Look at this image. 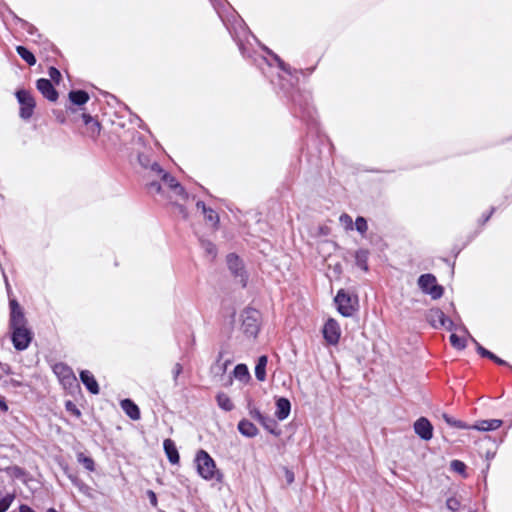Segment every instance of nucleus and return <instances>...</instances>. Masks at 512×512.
<instances>
[{"instance_id":"nucleus-8","label":"nucleus","mask_w":512,"mask_h":512,"mask_svg":"<svg viewBox=\"0 0 512 512\" xmlns=\"http://www.w3.org/2000/svg\"><path fill=\"white\" fill-rule=\"evenodd\" d=\"M152 153L150 151L141 152L138 154V163L143 169L146 170L148 176H156L161 174L163 169L160 165L151 159Z\"/></svg>"},{"instance_id":"nucleus-49","label":"nucleus","mask_w":512,"mask_h":512,"mask_svg":"<svg viewBox=\"0 0 512 512\" xmlns=\"http://www.w3.org/2000/svg\"><path fill=\"white\" fill-rule=\"evenodd\" d=\"M147 496L149 498V501L153 507L157 506V496L152 490L147 491Z\"/></svg>"},{"instance_id":"nucleus-58","label":"nucleus","mask_w":512,"mask_h":512,"mask_svg":"<svg viewBox=\"0 0 512 512\" xmlns=\"http://www.w3.org/2000/svg\"><path fill=\"white\" fill-rule=\"evenodd\" d=\"M286 478H287V482H288V483H292V482H293V480H294V475H293V473H291V472L287 471V472H286Z\"/></svg>"},{"instance_id":"nucleus-25","label":"nucleus","mask_w":512,"mask_h":512,"mask_svg":"<svg viewBox=\"0 0 512 512\" xmlns=\"http://www.w3.org/2000/svg\"><path fill=\"white\" fill-rule=\"evenodd\" d=\"M259 423L270 433L276 436L280 434V431L277 429L278 424L273 418L264 415Z\"/></svg>"},{"instance_id":"nucleus-39","label":"nucleus","mask_w":512,"mask_h":512,"mask_svg":"<svg viewBox=\"0 0 512 512\" xmlns=\"http://www.w3.org/2000/svg\"><path fill=\"white\" fill-rule=\"evenodd\" d=\"M339 221L341 223V225H343V227L345 228V230L349 231V230H353V220H352V217L346 213L342 214L340 217H339Z\"/></svg>"},{"instance_id":"nucleus-52","label":"nucleus","mask_w":512,"mask_h":512,"mask_svg":"<svg viewBox=\"0 0 512 512\" xmlns=\"http://www.w3.org/2000/svg\"><path fill=\"white\" fill-rule=\"evenodd\" d=\"M444 328H446L447 330L451 331L455 328V324L453 323V321L449 318H447V321L444 322Z\"/></svg>"},{"instance_id":"nucleus-54","label":"nucleus","mask_w":512,"mask_h":512,"mask_svg":"<svg viewBox=\"0 0 512 512\" xmlns=\"http://www.w3.org/2000/svg\"><path fill=\"white\" fill-rule=\"evenodd\" d=\"M54 113L56 114V118H57V120L60 123H64L65 122V117H64V115H63V113L61 111L60 112L54 111Z\"/></svg>"},{"instance_id":"nucleus-9","label":"nucleus","mask_w":512,"mask_h":512,"mask_svg":"<svg viewBox=\"0 0 512 512\" xmlns=\"http://www.w3.org/2000/svg\"><path fill=\"white\" fill-rule=\"evenodd\" d=\"M227 264L229 270L234 274V276L239 278V282L242 284V286H245L247 277L243 269V263L239 257L235 254H229L227 256Z\"/></svg>"},{"instance_id":"nucleus-57","label":"nucleus","mask_w":512,"mask_h":512,"mask_svg":"<svg viewBox=\"0 0 512 512\" xmlns=\"http://www.w3.org/2000/svg\"><path fill=\"white\" fill-rule=\"evenodd\" d=\"M494 211H495V208H492L491 211L487 215L483 216L482 222L486 223L490 219V217L494 213Z\"/></svg>"},{"instance_id":"nucleus-2","label":"nucleus","mask_w":512,"mask_h":512,"mask_svg":"<svg viewBox=\"0 0 512 512\" xmlns=\"http://www.w3.org/2000/svg\"><path fill=\"white\" fill-rule=\"evenodd\" d=\"M242 330L248 337H256L259 332L260 313L255 309H245L241 315Z\"/></svg>"},{"instance_id":"nucleus-51","label":"nucleus","mask_w":512,"mask_h":512,"mask_svg":"<svg viewBox=\"0 0 512 512\" xmlns=\"http://www.w3.org/2000/svg\"><path fill=\"white\" fill-rule=\"evenodd\" d=\"M66 408H67V410H70L73 413H75L77 416L80 415V411L75 407V405L72 402H70V401L67 402Z\"/></svg>"},{"instance_id":"nucleus-28","label":"nucleus","mask_w":512,"mask_h":512,"mask_svg":"<svg viewBox=\"0 0 512 512\" xmlns=\"http://www.w3.org/2000/svg\"><path fill=\"white\" fill-rule=\"evenodd\" d=\"M236 379L246 381L250 378L248 368L245 364H238L233 371Z\"/></svg>"},{"instance_id":"nucleus-32","label":"nucleus","mask_w":512,"mask_h":512,"mask_svg":"<svg viewBox=\"0 0 512 512\" xmlns=\"http://www.w3.org/2000/svg\"><path fill=\"white\" fill-rule=\"evenodd\" d=\"M464 331L468 334V338L474 343L477 352L482 357H486L487 358L488 356L491 355V352L489 350H487L486 348H484L481 344H479L477 342V340L471 334L468 333L467 329L464 328Z\"/></svg>"},{"instance_id":"nucleus-4","label":"nucleus","mask_w":512,"mask_h":512,"mask_svg":"<svg viewBox=\"0 0 512 512\" xmlns=\"http://www.w3.org/2000/svg\"><path fill=\"white\" fill-rule=\"evenodd\" d=\"M15 95L20 105V117L24 120L30 119L33 115L36 105L34 97L29 91L25 89L17 90Z\"/></svg>"},{"instance_id":"nucleus-55","label":"nucleus","mask_w":512,"mask_h":512,"mask_svg":"<svg viewBox=\"0 0 512 512\" xmlns=\"http://www.w3.org/2000/svg\"><path fill=\"white\" fill-rule=\"evenodd\" d=\"M196 206L198 209H201L202 212L206 211L208 209V207H206L205 203L203 201H198L196 203Z\"/></svg>"},{"instance_id":"nucleus-61","label":"nucleus","mask_w":512,"mask_h":512,"mask_svg":"<svg viewBox=\"0 0 512 512\" xmlns=\"http://www.w3.org/2000/svg\"><path fill=\"white\" fill-rule=\"evenodd\" d=\"M4 278H5V284H6L7 292H8V294H10V291H11L10 285L8 283L7 278L5 276H4Z\"/></svg>"},{"instance_id":"nucleus-40","label":"nucleus","mask_w":512,"mask_h":512,"mask_svg":"<svg viewBox=\"0 0 512 512\" xmlns=\"http://www.w3.org/2000/svg\"><path fill=\"white\" fill-rule=\"evenodd\" d=\"M203 214L205 216V219L209 221L211 224L216 225L218 223L219 217L213 209L208 208L206 211L203 212Z\"/></svg>"},{"instance_id":"nucleus-22","label":"nucleus","mask_w":512,"mask_h":512,"mask_svg":"<svg viewBox=\"0 0 512 512\" xmlns=\"http://www.w3.org/2000/svg\"><path fill=\"white\" fill-rule=\"evenodd\" d=\"M69 100L74 105H84L89 100V95L83 90H75L69 92Z\"/></svg>"},{"instance_id":"nucleus-60","label":"nucleus","mask_w":512,"mask_h":512,"mask_svg":"<svg viewBox=\"0 0 512 512\" xmlns=\"http://www.w3.org/2000/svg\"><path fill=\"white\" fill-rule=\"evenodd\" d=\"M239 49H240V51H241V53H242V55H243V56H248V55L246 54V49H245V47H244V45H243V44H239Z\"/></svg>"},{"instance_id":"nucleus-16","label":"nucleus","mask_w":512,"mask_h":512,"mask_svg":"<svg viewBox=\"0 0 512 512\" xmlns=\"http://www.w3.org/2000/svg\"><path fill=\"white\" fill-rule=\"evenodd\" d=\"M80 379L82 383L86 386V388L92 393V394H98L99 393V386L94 378V376L88 371V370H82L80 372Z\"/></svg>"},{"instance_id":"nucleus-30","label":"nucleus","mask_w":512,"mask_h":512,"mask_svg":"<svg viewBox=\"0 0 512 512\" xmlns=\"http://www.w3.org/2000/svg\"><path fill=\"white\" fill-rule=\"evenodd\" d=\"M442 418H443V420L449 426L456 427V428H459V429H470V426L467 425L465 422L460 421V420H456V419H454L453 417L449 416L446 413L442 414Z\"/></svg>"},{"instance_id":"nucleus-17","label":"nucleus","mask_w":512,"mask_h":512,"mask_svg":"<svg viewBox=\"0 0 512 512\" xmlns=\"http://www.w3.org/2000/svg\"><path fill=\"white\" fill-rule=\"evenodd\" d=\"M501 424L502 421L498 419L481 420L470 426V429H475L478 431H492L498 429Z\"/></svg>"},{"instance_id":"nucleus-12","label":"nucleus","mask_w":512,"mask_h":512,"mask_svg":"<svg viewBox=\"0 0 512 512\" xmlns=\"http://www.w3.org/2000/svg\"><path fill=\"white\" fill-rule=\"evenodd\" d=\"M36 87L39 92L47 98L49 101H56L58 98V92L53 87L50 80L41 78L37 80Z\"/></svg>"},{"instance_id":"nucleus-63","label":"nucleus","mask_w":512,"mask_h":512,"mask_svg":"<svg viewBox=\"0 0 512 512\" xmlns=\"http://www.w3.org/2000/svg\"><path fill=\"white\" fill-rule=\"evenodd\" d=\"M47 512H57L54 508H49Z\"/></svg>"},{"instance_id":"nucleus-38","label":"nucleus","mask_w":512,"mask_h":512,"mask_svg":"<svg viewBox=\"0 0 512 512\" xmlns=\"http://www.w3.org/2000/svg\"><path fill=\"white\" fill-rule=\"evenodd\" d=\"M202 248L205 250L208 256L211 257V259H214L216 256V247L213 243L210 241H201Z\"/></svg>"},{"instance_id":"nucleus-45","label":"nucleus","mask_w":512,"mask_h":512,"mask_svg":"<svg viewBox=\"0 0 512 512\" xmlns=\"http://www.w3.org/2000/svg\"><path fill=\"white\" fill-rule=\"evenodd\" d=\"M48 74H49L51 80H53L56 83H59V81L61 79V73L57 68L50 67Z\"/></svg>"},{"instance_id":"nucleus-33","label":"nucleus","mask_w":512,"mask_h":512,"mask_svg":"<svg viewBox=\"0 0 512 512\" xmlns=\"http://www.w3.org/2000/svg\"><path fill=\"white\" fill-rule=\"evenodd\" d=\"M77 459H78V462H80L81 464H83V466L89 470V471H94L95 467H94V460L90 457H87L85 456L83 453H79L78 456H77Z\"/></svg>"},{"instance_id":"nucleus-46","label":"nucleus","mask_w":512,"mask_h":512,"mask_svg":"<svg viewBox=\"0 0 512 512\" xmlns=\"http://www.w3.org/2000/svg\"><path fill=\"white\" fill-rule=\"evenodd\" d=\"M147 187L151 193H160L161 185L157 180H152L147 183Z\"/></svg>"},{"instance_id":"nucleus-62","label":"nucleus","mask_w":512,"mask_h":512,"mask_svg":"<svg viewBox=\"0 0 512 512\" xmlns=\"http://www.w3.org/2000/svg\"><path fill=\"white\" fill-rule=\"evenodd\" d=\"M178 207H179L180 212L186 217L185 208L182 205H179Z\"/></svg>"},{"instance_id":"nucleus-41","label":"nucleus","mask_w":512,"mask_h":512,"mask_svg":"<svg viewBox=\"0 0 512 512\" xmlns=\"http://www.w3.org/2000/svg\"><path fill=\"white\" fill-rule=\"evenodd\" d=\"M14 499L13 495H6L0 500V512H5L11 505Z\"/></svg>"},{"instance_id":"nucleus-7","label":"nucleus","mask_w":512,"mask_h":512,"mask_svg":"<svg viewBox=\"0 0 512 512\" xmlns=\"http://www.w3.org/2000/svg\"><path fill=\"white\" fill-rule=\"evenodd\" d=\"M338 311L345 317L351 316L354 311V300L353 298L347 294L344 290H339L335 299H334Z\"/></svg>"},{"instance_id":"nucleus-53","label":"nucleus","mask_w":512,"mask_h":512,"mask_svg":"<svg viewBox=\"0 0 512 512\" xmlns=\"http://www.w3.org/2000/svg\"><path fill=\"white\" fill-rule=\"evenodd\" d=\"M0 410L2 412H6L8 410V406H7L6 402H5V399L2 396H0Z\"/></svg>"},{"instance_id":"nucleus-35","label":"nucleus","mask_w":512,"mask_h":512,"mask_svg":"<svg viewBox=\"0 0 512 512\" xmlns=\"http://www.w3.org/2000/svg\"><path fill=\"white\" fill-rule=\"evenodd\" d=\"M355 228L361 235H365L368 230L366 219L362 216H358L355 220Z\"/></svg>"},{"instance_id":"nucleus-3","label":"nucleus","mask_w":512,"mask_h":512,"mask_svg":"<svg viewBox=\"0 0 512 512\" xmlns=\"http://www.w3.org/2000/svg\"><path fill=\"white\" fill-rule=\"evenodd\" d=\"M418 286L425 294H429L432 299L441 298L444 292L443 287L437 284L436 277L430 273L419 277Z\"/></svg>"},{"instance_id":"nucleus-18","label":"nucleus","mask_w":512,"mask_h":512,"mask_svg":"<svg viewBox=\"0 0 512 512\" xmlns=\"http://www.w3.org/2000/svg\"><path fill=\"white\" fill-rule=\"evenodd\" d=\"M427 318L434 328H441L444 326V322L447 321V317L440 309H431Z\"/></svg>"},{"instance_id":"nucleus-21","label":"nucleus","mask_w":512,"mask_h":512,"mask_svg":"<svg viewBox=\"0 0 512 512\" xmlns=\"http://www.w3.org/2000/svg\"><path fill=\"white\" fill-rule=\"evenodd\" d=\"M238 430L243 436L249 438H253L258 434L257 427L246 419H243L238 423Z\"/></svg>"},{"instance_id":"nucleus-48","label":"nucleus","mask_w":512,"mask_h":512,"mask_svg":"<svg viewBox=\"0 0 512 512\" xmlns=\"http://www.w3.org/2000/svg\"><path fill=\"white\" fill-rule=\"evenodd\" d=\"M182 365L180 363H176L173 367V370H172V374H173V378L174 380L176 381V379L178 378V376L182 373Z\"/></svg>"},{"instance_id":"nucleus-10","label":"nucleus","mask_w":512,"mask_h":512,"mask_svg":"<svg viewBox=\"0 0 512 512\" xmlns=\"http://www.w3.org/2000/svg\"><path fill=\"white\" fill-rule=\"evenodd\" d=\"M415 433L423 440L428 441L433 437V426L430 421L421 417L414 423Z\"/></svg>"},{"instance_id":"nucleus-44","label":"nucleus","mask_w":512,"mask_h":512,"mask_svg":"<svg viewBox=\"0 0 512 512\" xmlns=\"http://www.w3.org/2000/svg\"><path fill=\"white\" fill-rule=\"evenodd\" d=\"M451 468L455 472L462 474L465 472L466 465L460 460H453L451 462Z\"/></svg>"},{"instance_id":"nucleus-15","label":"nucleus","mask_w":512,"mask_h":512,"mask_svg":"<svg viewBox=\"0 0 512 512\" xmlns=\"http://www.w3.org/2000/svg\"><path fill=\"white\" fill-rule=\"evenodd\" d=\"M290 410L291 404L287 398L281 397L277 399L275 415L280 421L286 419L289 416Z\"/></svg>"},{"instance_id":"nucleus-13","label":"nucleus","mask_w":512,"mask_h":512,"mask_svg":"<svg viewBox=\"0 0 512 512\" xmlns=\"http://www.w3.org/2000/svg\"><path fill=\"white\" fill-rule=\"evenodd\" d=\"M54 373L60 378L61 381L72 385L76 382V377L72 371V369L63 363H57L53 367Z\"/></svg>"},{"instance_id":"nucleus-19","label":"nucleus","mask_w":512,"mask_h":512,"mask_svg":"<svg viewBox=\"0 0 512 512\" xmlns=\"http://www.w3.org/2000/svg\"><path fill=\"white\" fill-rule=\"evenodd\" d=\"M123 411L132 419L139 420L140 419V410L138 406L130 399H124L120 403Z\"/></svg>"},{"instance_id":"nucleus-56","label":"nucleus","mask_w":512,"mask_h":512,"mask_svg":"<svg viewBox=\"0 0 512 512\" xmlns=\"http://www.w3.org/2000/svg\"><path fill=\"white\" fill-rule=\"evenodd\" d=\"M19 510L20 512H35L32 508H30L27 505H21Z\"/></svg>"},{"instance_id":"nucleus-36","label":"nucleus","mask_w":512,"mask_h":512,"mask_svg":"<svg viewBox=\"0 0 512 512\" xmlns=\"http://www.w3.org/2000/svg\"><path fill=\"white\" fill-rule=\"evenodd\" d=\"M450 343L456 349L462 350L466 347V340L464 338L459 337L456 334L450 335Z\"/></svg>"},{"instance_id":"nucleus-26","label":"nucleus","mask_w":512,"mask_h":512,"mask_svg":"<svg viewBox=\"0 0 512 512\" xmlns=\"http://www.w3.org/2000/svg\"><path fill=\"white\" fill-rule=\"evenodd\" d=\"M16 51L18 53V55L27 63L29 64L30 66L32 65H35L36 63V58L35 56L33 55L32 52H30L27 48H25L24 46H17L16 47Z\"/></svg>"},{"instance_id":"nucleus-6","label":"nucleus","mask_w":512,"mask_h":512,"mask_svg":"<svg viewBox=\"0 0 512 512\" xmlns=\"http://www.w3.org/2000/svg\"><path fill=\"white\" fill-rule=\"evenodd\" d=\"M10 307V329L20 328L27 326V319L25 318L24 312L18 301L14 298L9 300Z\"/></svg>"},{"instance_id":"nucleus-59","label":"nucleus","mask_w":512,"mask_h":512,"mask_svg":"<svg viewBox=\"0 0 512 512\" xmlns=\"http://www.w3.org/2000/svg\"><path fill=\"white\" fill-rule=\"evenodd\" d=\"M24 24L27 26V31H28V33H30V34H32V33H33V31L36 29V28H35L33 25H31V24H28V23H26V22H25Z\"/></svg>"},{"instance_id":"nucleus-42","label":"nucleus","mask_w":512,"mask_h":512,"mask_svg":"<svg viewBox=\"0 0 512 512\" xmlns=\"http://www.w3.org/2000/svg\"><path fill=\"white\" fill-rule=\"evenodd\" d=\"M460 505V501L456 497H450L446 501V507L451 511H457Z\"/></svg>"},{"instance_id":"nucleus-20","label":"nucleus","mask_w":512,"mask_h":512,"mask_svg":"<svg viewBox=\"0 0 512 512\" xmlns=\"http://www.w3.org/2000/svg\"><path fill=\"white\" fill-rule=\"evenodd\" d=\"M164 451L172 464L179 462V453L175 443L171 439H165L163 442Z\"/></svg>"},{"instance_id":"nucleus-37","label":"nucleus","mask_w":512,"mask_h":512,"mask_svg":"<svg viewBox=\"0 0 512 512\" xmlns=\"http://www.w3.org/2000/svg\"><path fill=\"white\" fill-rule=\"evenodd\" d=\"M263 49L273 57V59L277 62L279 68L287 73H291L290 67L285 64L278 55L274 54L271 50H269L267 47H263Z\"/></svg>"},{"instance_id":"nucleus-27","label":"nucleus","mask_w":512,"mask_h":512,"mask_svg":"<svg viewBox=\"0 0 512 512\" xmlns=\"http://www.w3.org/2000/svg\"><path fill=\"white\" fill-rule=\"evenodd\" d=\"M223 355L224 352L220 351L216 363L212 366V371L217 374H224L226 372L228 364H230V360H225L224 362H221Z\"/></svg>"},{"instance_id":"nucleus-14","label":"nucleus","mask_w":512,"mask_h":512,"mask_svg":"<svg viewBox=\"0 0 512 512\" xmlns=\"http://www.w3.org/2000/svg\"><path fill=\"white\" fill-rule=\"evenodd\" d=\"M82 119L87 127L88 136L95 140L100 134V123L97 120H95L91 115L86 113L82 114Z\"/></svg>"},{"instance_id":"nucleus-47","label":"nucleus","mask_w":512,"mask_h":512,"mask_svg":"<svg viewBox=\"0 0 512 512\" xmlns=\"http://www.w3.org/2000/svg\"><path fill=\"white\" fill-rule=\"evenodd\" d=\"M178 187L179 188H173L171 190L174 191V193L180 196L182 199H186L188 197V194L185 191L184 187L180 183H178Z\"/></svg>"},{"instance_id":"nucleus-5","label":"nucleus","mask_w":512,"mask_h":512,"mask_svg":"<svg viewBox=\"0 0 512 512\" xmlns=\"http://www.w3.org/2000/svg\"><path fill=\"white\" fill-rule=\"evenodd\" d=\"M12 330V343L16 350L22 351L28 348L32 341V332L25 326L20 328H14Z\"/></svg>"},{"instance_id":"nucleus-1","label":"nucleus","mask_w":512,"mask_h":512,"mask_svg":"<svg viewBox=\"0 0 512 512\" xmlns=\"http://www.w3.org/2000/svg\"><path fill=\"white\" fill-rule=\"evenodd\" d=\"M197 470L205 480L221 479L220 473L216 470V465L212 457L204 450H199L196 456Z\"/></svg>"},{"instance_id":"nucleus-43","label":"nucleus","mask_w":512,"mask_h":512,"mask_svg":"<svg viewBox=\"0 0 512 512\" xmlns=\"http://www.w3.org/2000/svg\"><path fill=\"white\" fill-rule=\"evenodd\" d=\"M248 409H249V415L257 420L258 422L261 420V418L264 416L257 408H255L251 402L248 403Z\"/></svg>"},{"instance_id":"nucleus-29","label":"nucleus","mask_w":512,"mask_h":512,"mask_svg":"<svg viewBox=\"0 0 512 512\" xmlns=\"http://www.w3.org/2000/svg\"><path fill=\"white\" fill-rule=\"evenodd\" d=\"M217 403L219 407L225 411H231L234 407L230 398L225 393H219L217 395Z\"/></svg>"},{"instance_id":"nucleus-50","label":"nucleus","mask_w":512,"mask_h":512,"mask_svg":"<svg viewBox=\"0 0 512 512\" xmlns=\"http://www.w3.org/2000/svg\"><path fill=\"white\" fill-rule=\"evenodd\" d=\"M488 359L494 361L498 365H508L506 361L502 360L501 358L497 357L495 354L491 352V355L487 357Z\"/></svg>"},{"instance_id":"nucleus-24","label":"nucleus","mask_w":512,"mask_h":512,"mask_svg":"<svg viewBox=\"0 0 512 512\" xmlns=\"http://www.w3.org/2000/svg\"><path fill=\"white\" fill-rule=\"evenodd\" d=\"M267 362H268V358L266 355H262L258 358L256 367H255V376L259 381H264L266 379Z\"/></svg>"},{"instance_id":"nucleus-34","label":"nucleus","mask_w":512,"mask_h":512,"mask_svg":"<svg viewBox=\"0 0 512 512\" xmlns=\"http://www.w3.org/2000/svg\"><path fill=\"white\" fill-rule=\"evenodd\" d=\"M69 478L71 479L74 486H76L81 493L85 495H90L91 488L87 484L79 480L77 477L70 476Z\"/></svg>"},{"instance_id":"nucleus-23","label":"nucleus","mask_w":512,"mask_h":512,"mask_svg":"<svg viewBox=\"0 0 512 512\" xmlns=\"http://www.w3.org/2000/svg\"><path fill=\"white\" fill-rule=\"evenodd\" d=\"M355 263L364 271H368L369 251L367 249H359L355 252Z\"/></svg>"},{"instance_id":"nucleus-31","label":"nucleus","mask_w":512,"mask_h":512,"mask_svg":"<svg viewBox=\"0 0 512 512\" xmlns=\"http://www.w3.org/2000/svg\"><path fill=\"white\" fill-rule=\"evenodd\" d=\"M156 176H158L170 189L179 188V182L170 174L163 171L161 174H157Z\"/></svg>"},{"instance_id":"nucleus-11","label":"nucleus","mask_w":512,"mask_h":512,"mask_svg":"<svg viewBox=\"0 0 512 512\" xmlns=\"http://www.w3.org/2000/svg\"><path fill=\"white\" fill-rule=\"evenodd\" d=\"M323 335L329 344H337L340 338V329L338 323L333 319H329L324 325Z\"/></svg>"}]
</instances>
